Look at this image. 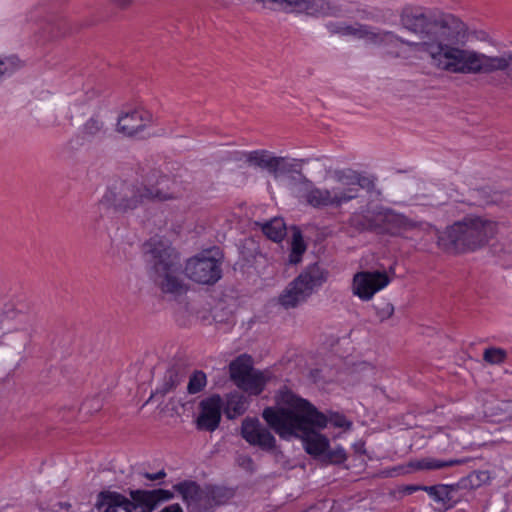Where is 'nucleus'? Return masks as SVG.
<instances>
[{
	"instance_id": "obj_27",
	"label": "nucleus",
	"mask_w": 512,
	"mask_h": 512,
	"mask_svg": "<svg viewBox=\"0 0 512 512\" xmlns=\"http://www.w3.org/2000/svg\"><path fill=\"white\" fill-rule=\"evenodd\" d=\"M263 234L274 242H280L286 235V225L282 218H273L261 224Z\"/></svg>"
},
{
	"instance_id": "obj_17",
	"label": "nucleus",
	"mask_w": 512,
	"mask_h": 512,
	"mask_svg": "<svg viewBox=\"0 0 512 512\" xmlns=\"http://www.w3.org/2000/svg\"><path fill=\"white\" fill-rule=\"evenodd\" d=\"M152 122V113L144 109H135L119 116L117 131L126 136L134 137L143 132Z\"/></svg>"
},
{
	"instance_id": "obj_7",
	"label": "nucleus",
	"mask_w": 512,
	"mask_h": 512,
	"mask_svg": "<svg viewBox=\"0 0 512 512\" xmlns=\"http://www.w3.org/2000/svg\"><path fill=\"white\" fill-rule=\"evenodd\" d=\"M132 501L124 495L104 491L98 495L96 507L99 512H151L161 502L173 498V493L165 489L134 490L130 492Z\"/></svg>"
},
{
	"instance_id": "obj_4",
	"label": "nucleus",
	"mask_w": 512,
	"mask_h": 512,
	"mask_svg": "<svg viewBox=\"0 0 512 512\" xmlns=\"http://www.w3.org/2000/svg\"><path fill=\"white\" fill-rule=\"evenodd\" d=\"M497 223L486 217L469 215L438 234V246L449 253L471 252L484 247L497 233Z\"/></svg>"
},
{
	"instance_id": "obj_39",
	"label": "nucleus",
	"mask_w": 512,
	"mask_h": 512,
	"mask_svg": "<svg viewBox=\"0 0 512 512\" xmlns=\"http://www.w3.org/2000/svg\"><path fill=\"white\" fill-rule=\"evenodd\" d=\"M166 476L164 470H160L157 473H144V477L150 481H156Z\"/></svg>"
},
{
	"instance_id": "obj_13",
	"label": "nucleus",
	"mask_w": 512,
	"mask_h": 512,
	"mask_svg": "<svg viewBox=\"0 0 512 512\" xmlns=\"http://www.w3.org/2000/svg\"><path fill=\"white\" fill-rule=\"evenodd\" d=\"M498 71L505 72L512 80V52L505 51L499 55H487L474 50L470 74H492Z\"/></svg>"
},
{
	"instance_id": "obj_21",
	"label": "nucleus",
	"mask_w": 512,
	"mask_h": 512,
	"mask_svg": "<svg viewBox=\"0 0 512 512\" xmlns=\"http://www.w3.org/2000/svg\"><path fill=\"white\" fill-rule=\"evenodd\" d=\"M6 317L16 321V330L20 332V346L25 347L31 337V331L34 324V318L20 311L7 312Z\"/></svg>"
},
{
	"instance_id": "obj_24",
	"label": "nucleus",
	"mask_w": 512,
	"mask_h": 512,
	"mask_svg": "<svg viewBox=\"0 0 512 512\" xmlns=\"http://www.w3.org/2000/svg\"><path fill=\"white\" fill-rule=\"evenodd\" d=\"M480 205H512V194L505 191H493L490 188L476 190Z\"/></svg>"
},
{
	"instance_id": "obj_42",
	"label": "nucleus",
	"mask_w": 512,
	"mask_h": 512,
	"mask_svg": "<svg viewBox=\"0 0 512 512\" xmlns=\"http://www.w3.org/2000/svg\"><path fill=\"white\" fill-rule=\"evenodd\" d=\"M389 54L393 55L394 57H399L400 54L398 52L388 51Z\"/></svg>"
},
{
	"instance_id": "obj_1",
	"label": "nucleus",
	"mask_w": 512,
	"mask_h": 512,
	"mask_svg": "<svg viewBox=\"0 0 512 512\" xmlns=\"http://www.w3.org/2000/svg\"><path fill=\"white\" fill-rule=\"evenodd\" d=\"M405 27L419 37V41H407L392 31H381L370 26L367 42L388 48L400 44L424 53L432 68L450 74H470L474 49L464 48L468 40L466 24L452 14H415L408 16Z\"/></svg>"
},
{
	"instance_id": "obj_15",
	"label": "nucleus",
	"mask_w": 512,
	"mask_h": 512,
	"mask_svg": "<svg viewBox=\"0 0 512 512\" xmlns=\"http://www.w3.org/2000/svg\"><path fill=\"white\" fill-rule=\"evenodd\" d=\"M266 4H276L287 13H305L310 16H325L331 14V5L328 0H256Z\"/></svg>"
},
{
	"instance_id": "obj_18",
	"label": "nucleus",
	"mask_w": 512,
	"mask_h": 512,
	"mask_svg": "<svg viewBox=\"0 0 512 512\" xmlns=\"http://www.w3.org/2000/svg\"><path fill=\"white\" fill-rule=\"evenodd\" d=\"M222 399L219 395H213L200 402V413L196 424L199 430L212 432L219 426L221 420Z\"/></svg>"
},
{
	"instance_id": "obj_31",
	"label": "nucleus",
	"mask_w": 512,
	"mask_h": 512,
	"mask_svg": "<svg viewBox=\"0 0 512 512\" xmlns=\"http://www.w3.org/2000/svg\"><path fill=\"white\" fill-rule=\"evenodd\" d=\"M206 375L202 371H195L189 379L187 391L189 394H197L206 386Z\"/></svg>"
},
{
	"instance_id": "obj_11",
	"label": "nucleus",
	"mask_w": 512,
	"mask_h": 512,
	"mask_svg": "<svg viewBox=\"0 0 512 512\" xmlns=\"http://www.w3.org/2000/svg\"><path fill=\"white\" fill-rule=\"evenodd\" d=\"M305 162L308 160L274 156L270 151L264 149L250 151L248 156V166L265 170L274 177L288 173H300L302 164Z\"/></svg>"
},
{
	"instance_id": "obj_19",
	"label": "nucleus",
	"mask_w": 512,
	"mask_h": 512,
	"mask_svg": "<svg viewBox=\"0 0 512 512\" xmlns=\"http://www.w3.org/2000/svg\"><path fill=\"white\" fill-rule=\"evenodd\" d=\"M325 26L332 35L351 36L357 39H364L366 42L370 30V26L366 24H349L341 21H330Z\"/></svg>"
},
{
	"instance_id": "obj_26",
	"label": "nucleus",
	"mask_w": 512,
	"mask_h": 512,
	"mask_svg": "<svg viewBox=\"0 0 512 512\" xmlns=\"http://www.w3.org/2000/svg\"><path fill=\"white\" fill-rule=\"evenodd\" d=\"M229 371L231 379L237 384L254 371L251 357L248 355H240L230 363Z\"/></svg>"
},
{
	"instance_id": "obj_28",
	"label": "nucleus",
	"mask_w": 512,
	"mask_h": 512,
	"mask_svg": "<svg viewBox=\"0 0 512 512\" xmlns=\"http://www.w3.org/2000/svg\"><path fill=\"white\" fill-rule=\"evenodd\" d=\"M306 251V244L303 240L302 234L299 230L295 231L291 241V253L289 255V262L297 264L301 261L303 253Z\"/></svg>"
},
{
	"instance_id": "obj_30",
	"label": "nucleus",
	"mask_w": 512,
	"mask_h": 512,
	"mask_svg": "<svg viewBox=\"0 0 512 512\" xmlns=\"http://www.w3.org/2000/svg\"><path fill=\"white\" fill-rule=\"evenodd\" d=\"M507 358V352L498 347L487 348L483 352V359L491 365L502 364Z\"/></svg>"
},
{
	"instance_id": "obj_36",
	"label": "nucleus",
	"mask_w": 512,
	"mask_h": 512,
	"mask_svg": "<svg viewBox=\"0 0 512 512\" xmlns=\"http://www.w3.org/2000/svg\"><path fill=\"white\" fill-rule=\"evenodd\" d=\"M237 461H238V464L245 470H248V471L254 470V461L250 456H247V455L239 456Z\"/></svg>"
},
{
	"instance_id": "obj_14",
	"label": "nucleus",
	"mask_w": 512,
	"mask_h": 512,
	"mask_svg": "<svg viewBox=\"0 0 512 512\" xmlns=\"http://www.w3.org/2000/svg\"><path fill=\"white\" fill-rule=\"evenodd\" d=\"M390 282L385 272H358L353 277V293L361 300L368 301Z\"/></svg>"
},
{
	"instance_id": "obj_3",
	"label": "nucleus",
	"mask_w": 512,
	"mask_h": 512,
	"mask_svg": "<svg viewBox=\"0 0 512 512\" xmlns=\"http://www.w3.org/2000/svg\"><path fill=\"white\" fill-rule=\"evenodd\" d=\"M326 178L331 182L329 187H318L303 177L306 191L305 202L315 209H341L344 205L357 200L361 191L376 192V178L366 176L352 168H328Z\"/></svg>"
},
{
	"instance_id": "obj_22",
	"label": "nucleus",
	"mask_w": 512,
	"mask_h": 512,
	"mask_svg": "<svg viewBox=\"0 0 512 512\" xmlns=\"http://www.w3.org/2000/svg\"><path fill=\"white\" fill-rule=\"evenodd\" d=\"M421 489L426 491L435 501L441 503L445 509L452 508L457 500L454 497L456 488L449 485L424 486Z\"/></svg>"
},
{
	"instance_id": "obj_29",
	"label": "nucleus",
	"mask_w": 512,
	"mask_h": 512,
	"mask_svg": "<svg viewBox=\"0 0 512 512\" xmlns=\"http://www.w3.org/2000/svg\"><path fill=\"white\" fill-rule=\"evenodd\" d=\"M465 460L460 459H451L448 461H443L439 459H423L419 462L418 467L420 469H426V470H436V469H443L446 467L454 466L463 464Z\"/></svg>"
},
{
	"instance_id": "obj_6",
	"label": "nucleus",
	"mask_w": 512,
	"mask_h": 512,
	"mask_svg": "<svg viewBox=\"0 0 512 512\" xmlns=\"http://www.w3.org/2000/svg\"><path fill=\"white\" fill-rule=\"evenodd\" d=\"M152 257L154 281L164 293L180 295L187 287L181 278L180 255L167 241L152 238L147 243Z\"/></svg>"
},
{
	"instance_id": "obj_16",
	"label": "nucleus",
	"mask_w": 512,
	"mask_h": 512,
	"mask_svg": "<svg viewBox=\"0 0 512 512\" xmlns=\"http://www.w3.org/2000/svg\"><path fill=\"white\" fill-rule=\"evenodd\" d=\"M241 436L250 445L264 451H271L276 447V439L273 434L256 418H246L242 421Z\"/></svg>"
},
{
	"instance_id": "obj_20",
	"label": "nucleus",
	"mask_w": 512,
	"mask_h": 512,
	"mask_svg": "<svg viewBox=\"0 0 512 512\" xmlns=\"http://www.w3.org/2000/svg\"><path fill=\"white\" fill-rule=\"evenodd\" d=\"M107 129L104 122L96 117L89 118L81 127L78 138L80 145L90 144L97 139L104 138Z\"/></svg>"
},
{
	"instance_id": "obj_5",
	"label": "nucleus",
	"mask_w": 512,
	"mask_h": 512,
	"mask_svg": "<svg viewBox=\"0 0 512 512\" xmlns=\"http://www.w3.org/2000/svg\"><path fill=\"white\" fill-rule=\"evenodd\" d=\"M157 171H151L142 182L123 181L113 185L105 193L103 199L116 210H133L148 201H168L176 196L159 185L166 180L164 176H157Z\"/></svg>"
},
{
	"instance_id": "obj_33",
	"label": "nucleus",
	"mask_w": 512,
	"mask_h": 512,
	"mask_svg": "<svg viewBox=\"0 0 512 512\" xmlns=\"http://www.w3.org/2000/svg\"><path fill=\"white\" fill-rule=\"evenodd\" d=\"M19 66V60L16 57H8L0 60V77L11 74Z\"/></svg>"
},
{
	"instance_id": "obj_34",
	"label": "nucleus",
	"mask_w": 512,
	"mask_h": 512,
	"mask_svg": "<svg viewBox=\"0 0 512 512\" xmlns=\"http://www.w3.org/2000/svg\"><path fill=\"white\" fill-rule=\"evenodd\" d=\"M326 458L329 460L330 463L341 464L346 460L347 456L345 450L341 447H338L336 449L328 451L326 453Z\"/></svg>"
},
{
	"instance_id": "obj_9",
	"label": "nucleus",
	"mask_w": 512,
	"mask_h": 512,
	"mask_svg": "<svg viewBox=\"0 0 512 512\" xmlns=\"http://www.w3.org/2000/svg\"><path fill=\"white\" fill-rule=\"evenodd\" d=\"M326 280L327 272L318 264L309 265L283 291L279 297V303L286 309L295 308L305 302Z\"/></svg>"
},
{
	"instance_id": "obj_32",
	"label": "nucleus",
	"mask_w": 512,
	"mask_h": 512,
	"mask_svg": "<svg viewBox=\"0 0 512 512\" xmlns=\"http://www.w3.org/2000/svg\"><path fill=\"white\" fill-rule=\"evenodd\" d=\"M373 308L381 322L389 319L394 313V306L387 301H379L373 305Z\"/></svg>"
},
{
	"instance_id": "obj_2",
	"label": "nucleus",
	"mask_w": 512,
	"mask_h": 512,
	"mask_svg": "<svg viewBox=\"0 0 512 512\" xmlns=\"http://www.w3.org/2000/svg\"><path fill=\"white\" fill-rule=\"evenodd\" d=\"M278 407H267L262 417L281 438L288 439L305 433L304 447L308 454L319 456L329 447V440L317 432H307L309 427L324 428L327 417L307 400L289 390H282L276 397Z\"/></svg>"
},
{
	"instance_id": "obj_43",
	"label": "nucleus",
	"mask_w": 512,
	"mask_h": 512,
	"mask_svg": "<svg viewBox=\"0 0 512 512\" xmlns=\"http://www.w3.org/2000/svg\"><path fill=\"white\" fill-rule=\"evenodd\" d=\"M416 489H417L416 487H410V488H409V490H410V491H414V490H416Z\"/></svg>"
},
{
	"instance_id": "obj_35",
	"label": "nucleus",
	"mask_w": 512,
	"mask_h": 512,
	"mask_svg": "<svg viewBox=\"0 0 512 512\" xmlns=\"http://www.w3.org/2000/svg\"><path fill=\"white\" fill-rule=\"evenodd\" d=\"M470 481L473 485H481L489 480V473L487 471H474L469 475Z\"/></svg>"
},
{
	"instance_id": "obj_41",
	"label": "nucleus",
	"mask_w": 512,
	"mask_h": 512,
	"mask_svg": "<svg viewBox=\"0 0 512 512\" xmlns=\"http://www.w3.org/2000/svg\"><path fill=\"white\" fill-rule=\"evenodd\" d=\"M160 512H183L179 504H171L164 507Z\"/></svg>"
},
{
	"instance_id": "obj_23",
	"label": "nucleus",
	"mask_w": 512,
	"mask_h": 512,
	"mask_svg": "<svg viewBox=\"0 0 512 512\" xmlns=\"http://www.w3.org/2000/svg\"><path fill=\"white\" fill-rule=\"evenodd\" d=\"M185 368L181 364L171 365L164 376L162 385L157 389V393L162 396L173 391L184 379Z\"/></svg>"
},
{
	"instance_id": "obj_25",
	"label": "nucleus",
	"mask_w": 512,
	"mask_h": 512,
	"mask_svg": "<svg viewBox=\"0 0 512 512\" xmlns=\"http://www.w3.org/2000/svg\"><path fill=\"white\" fill-rule=\"evenodd\" d=\"M266 380L263 372L254 370L236 385L251 395H259L264 389Z\"/></svg>"
},
{
	"instance_id": "obj_10",
	"label": "nucleus",
	"mask_w": 512,
	"mask_h": 512,
	"mask_svg": "<svg viewBox=\"0 0 512 512\" xmlns=\"http://www.w3.org/2000/svg\"><path fill=\"white\" fill-rule=\"evenodd\" d=\"M175 491L181 496L192 512L206 511L223 503L221 498L225 491L221 488H201L194 481H184L174 485Z\"/></svg>"
},
{
	"instance_id": "obj_40",
	"label": "nucleus",
	"mask_w": 512,
	"mask_h": 512,
	"mask_svg": "<svg viewBox=\"0 0 512 512\" xmlns=\"http://www.w3.org/2000/svg\"><path fill=\"white\" fill-rule=\"evenodd\" d=\"M111 3H113L115 6H117L120 9H127L129 8L134 0H110Z\"/></svg>"
},
{
	"instance_id": "obj_8",
	"label": "nucleus",
	"mask_w": 512,
	"mask_h": 512,
	"mask_svg": "<svg viewBox=\"0 0 512 512\" xmlns=\"http://www.w3.org/2000/svg\"><path fill=\"white\" fill-rule=\"evenodd\" d=\"M357 219V215H352L351 224L362 230L379 229L392 236H405L409 232L428 233L433 229V226L427 222L416 221L390 208L380 209L374 220H369L367 223H358Z\"/></svg>"
},
{
	"instance_id": "obj_38",
	"label": "nucleus",
	"mask_w": 512,
	"mask_h": 512,
	"mask_svg": "<svg viewBox=\"0 0 512 512\" xmlns=\"http://www.w3.org/2000/svg\"><path fill=\"white\" fill-rule=\"evenodd\" d=\"M250 151H236L232 154V159L236 162L248 165V156Z\"/></svg>"
},
{
	"instance_id": "obj_37",
	"label": "nucleus",
	"mask_w": 512,
	"mask_h": 512,
	"mask_svg": "<svg viewBox=\"0 0 512 512\" xmlns=\"http://www.w3.org/2000/svg\"><path fill=\"white\" fill-rule=\"evenodd\" d=\"M332 423L334 424V426L336 427H340V428H346V429H350L351 427V422L348 421L344 416L342 415H335L332 419H331Z\"/></svg>"
},
{
	"instance_id": "obj_12",
	"label": "nucleus",
	"mask_w": 512,
	"mask_h": 512,
	"mask_svg": "<svg viewBox=\"0 0 512 512\" xmlns=\"http://www.w3.org/2000/svg\"><path fill=\"white\" fill-rule=\"evenodd\" d=\"M184 272L196 283L212 285L221 278V262L206 254L196 255L187 260Z\"/></svg>"
}]
</instances>
